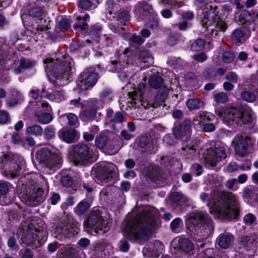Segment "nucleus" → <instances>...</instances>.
<instances>
[{"mask_svg":"<svg viewBox=\"0 0 258 258\" xmlns=\"http://www.w3.org/2000/svg\"><path fill=\"white\" fill-rule=\"evenodd\" d=\"M44 136L47 139H52L55 135V130L53 127L48 126L44 130Z\"/></svg>","mask_w":258,"mask_h":258,"instance_id":"52","label":"nucleus"},{"mask_svg":"<svg viewBox=\"0 0 258 258\" xmlns=\"http://www.w3.org/2000/svg\"><path fill=\"white\" fill-rule=\"evenodd\" d=\"M182 198V195L179 192H173L169 196V200L173 203H176Z\"/></svg>","mask_w":258,"mask_h":258,"instance_id":"55","label":"nucleus"},{"mask_svg":"<svg viewBox=\"0 0 258 258\" xmlns=\"http://www.w3.org/2000/svg\"><path fill=\"white\" fill-rule=\"evenodd\" d=\"M138 61H133L134 56H131L130 54V50L126 48L123 53L120 55V60L119 62L117 61H112V71H117L118 70V77L122 82H126L128 80L129 76L126 74L125 71L120 72V71L125 69L134 63L139 66L141 68L149 67L154 63V58L148 50H140L138 52Z\"/></svg>","mask_w":258,"mask_h":258,"instance_id":"6","label":"nucleus"},{"mask_svg":"<svg viewBox=\"0 0 258 258\" xmlns=\"http://www.w3.org/2000/svg\"><path fill=\"white\" fill-rule=\"evenodd\" d=\"M60 181L61 184L66 187L71 186L73 183V179L70 176L68 175L62 176L60 179Z\"/></svg>","mask_w":258,"mask_h":258,"instance_id":"56","label":"nucleus"},{"mask_svg":"<svg viewBox=\"0 0 258 258\" xmlns=\"http://www.w3.org/2000/svg\"><path fill=\"white\" fill-rule=\"evenodd\" d=\"M113 143L108 142L107 137L105 135H101L95 139V145L100 149H103L105 146L108 150V153L110 154H115L118 152L119 149V146L113 145V148L111 149L109 146H111Z\"/></svg>","mask_w":258,"mask_h":258,"instance_id":"27","label":"nucleus"},{"mask_svg":"<svg viewBox=\"0 0 258 258\" xmlns=\"http://www.w3.org/2000/svg\"><path fill=\"white\" fill-rule=\"evenodd\" d=\"M106 17L108 19H112L117 17V20L120 23H124L129 20V14L127 11H122L116 14V11L117 9V5L114 4L113 0H108L106 2Z\"/></svg>","mask_w":258,"mask_h":258,"instance_id":"18","label":"nucleus"},{"mask_svg":"<svg viewBox=\"0 0 258 258\" xmlns=\"http://www.w3.org/2000/svg\"><path fill=\"white\" fill-rule=\"evenodd\" d=\"M33 66V63L28 59L21 58L20 60V66L18 68L14 70L16 74H20L25 69L30 68Z\"/></svg>","mask_w":258,"mask_h":258,"instance_id":"41","label":"nucleus"},{"mask_svg":"<svg viewBox=\"0 0 258 258\" xmlns=\"http://www.w3.org/2000/svg\"><path fill=\"white\" fill-rule=\"evenodd\" d=\"M185 223L188 230L194 234L197 241L205 240L214 230L212 219L203 212L198 211L190 214Z\"/></svg>","mask_w":258,"mask_h":258,"instance_id":"7","label":"nucleus"},{"mask_svg":"<svg viewBox=\"0 0 258 258\" xmlns=\"http://www.w3.org/2000/svg\"><path fill=\"white\" fill-rule=\"evenodd\" d=\"M157 210L149 206H139L128 214L122 229L123 235L131 241H146L158 226Z\"/></svg>","mask_w":258,"mask_h":258,"instance_id":"1","label":"nucleus"},{"mask_svg":"<svg viewBox=\"0 0 258 258\" xmlns=\"http://www.w3.org/2000/svg\"><path fill=\"white\" fill-rule=\"evenodd\" d=\"M8 246L14 250L18 248V244L17 243L16 238L14 236H11L9 238L8 241Z\"/></svg>","mask_w":258,"mask_h":258,"instance_id":"61","label":"nucleus"},{"mask_svg":"<svg viewBox=\"0 0 258 258\" xmlns=\"http://www.w3.org/2000/svg\"><path fill=\"white\" fill-rule=\"evenodd\" d=\"M144 40L141 36L134 35L130 39V42L133 44L140 45L143 43Z\"/></svg>","mask_w":258,"mask_h":258,"instance_id":"59","label":"nucleus"},{"mask_svg":"<svg viewBox=\"0 0 258 258\" xmlns=\"http://www.w3.org/2000/svg\"><path fill=\"white\" fill-rule=\"evenodd\" d=\"M79 6L81 9L87 10L91 7L92 4L89 0H80Z\"/></svg>","mask_w":258,"mask_h":258,"instance_id":"62","label":"nucleus"},{"mask_svg":"<svg viewBox=\"0 0 258 258\" xmlns=\"http://www.w3.org/2000/svg\"><path fill=\"white\" fill-rule=\"evenodd\" d=\"M134 13L140 19H145L149 16H154L156 15L151 6L145 2H139L135 6Z\"/></svg>","mask_w":258,"mask_h":258,"instance_id":"22","label":"nucleus"},{"mask_svg":"<svg viewBox=\"0 0 258 258\" xmlns=\"http://www.w3.org/2000/svg\"><path fill=\"white\" fill-rule=\"evenodd\" d=\"M23 178L21 177L19 180V187L20 184H22V188H19L21 190L20 192V198L22 200L26 203V204L35 207L39 205L44 200L43 191L40 187H33V188H29V191H28L27 186H29L27 184L23 183Z\"/></svg>","mask_w":258,"mask_h":258,"instance_id":"13","label":"nucleus"},{"mask_svg":"<svg viewBox=\"0 0 258 258\" xmlns=\"http://www.w3.org/2000/svg\"><path fill=\"white\" fill-rule=\"evenodd\" d=\"M5 168L8 169L11 177L14 178L18 175L24 168L25 163L23 158L18 155H14L7 160Z\"/></svg>","mask_w":258,"mask_h":258,"instance_id":"16","label":"nucleus"},{"mask_svg":"<svg viewBox=\"0 0 258 258\" xmlns=\"http://www.w3.org/2000/svg\"><path fill=\"white\" fill-rule=\"evenodd\" d=\"M10 120V116L8 113L5 110L0 111V123L4 124Z\"/></svg>","mask_w":258,"mask_h":258,"instance_id":"58","label":"nucleus"},{"mask_svg":"<svg viewBox=\"0 0 258 258\" xmlns=\"http://www.w3.org/2000/svg\"><path fill=\"white\" fill-rule=\"evenodd\" d=\"M145 83H140L137 89L132 92L128 93V96L132 101L139 100L141 102V105L146 109L149 108L150 104L144 100V93L145 92Z\"/></svg>","mask_w":258,"mask_h":258,"instance_id":"23","label":"nucleus"},{"mask_svg":"<svg viewBox=\"0 0 258 258\" xmlns=\"http://www.w3.org/2000/svg\"><path fill=\"white\" fill-rule=\"evenodd\" d=\"M186 105L190 109H199L203 107L204 103L199 99L192 98L187 101Z\"/></svg>","mask_w":258,"mask_h":258,"instance_id":"40","label":"nucleus"},{"mask_svg":"<svg viewBox=\"0 0 258 258\" xmlns=\"http://www.w3.org/2000/svg\"><path fill=\"white\" fill-rule=\"evenodd\" d=\"M35 160L42 167L52 171L59 169L62 162L59 151L50 145L38 149L35 153Z\"/></svg>","mask_w":258,"mask_h":258,"instance_id":"9","label":"nucleus"},{"mask_svg":"<svg viewBox=\"0 0 258 258\" xmlns=\"http://www.w3.org/2000/svg\"><path fill=\"white\" fill-rule=\"evenodd\" d=\"M12 139L13 143L20 146L22 145L23 139L20 136L19 133H16L13 134L12 136Z\"/></svg>","mask_w":258,"mask_h":258,"instance_id":"63","label":"nucleus"},{"mask_svg":"<svg viewBox=\"0 0 258 258\" xmlns=\"http://www.w3.org/2000/svg\"><path fill=\"white\" fill-rule=\"evenodd\" d=\"M9 186L7 182H0V195L5 196L9 191Z\"/></svg>","mask_w":258,"mask_h":258,"instance_id":"64","label":"nucleus"},{"mask_svg":"<svg viewBox=\"0 0 258 258\" xmlns=\"http://www.w3.org/2000/svg\"><path fill=\"white\" fill-rule=\"evenodd\" d=\"M102 30V27L98 24L93 26L90 30V35L95 38H97L100 35V33Z\"/></svg>","mask_w":258,"mask_h":258,"instance_id":"51","label":"nucleus"},{"mask_svg":"<svg viewBox=\"0 0 258 258\" xmlns=\"http://www.w3.org/2000/svg\"><path fill=\"white\" fill-rule=\"evenodd\" d=\"M115 165L107 162L96 164L92 170L93 179L99 184H103L111 181L115 175Z\"/></svg>","mask_w":258,"mask_h":258,"instance_id":"12","label":"nucleus"},{"mask_svg":"<svg viewBox=\"0 0 258 258\" xmlns=\"http://www.w3.org/2000/svg\"><path fill=\"white\" fill-rule=\"evenodd\" d=\"M234 58V54L230 51H225L222 55V60L226 63H230L233 61Z\"/></svg>","mask_w":258,"mask_h":258,"instance_id":"53","label":"nucleus"},{"mask_svg":"<svg viewBox=\"0 0 258 258\" xmlns=\"http://www.w3.org/2000/svg\"><path fill=\"white\" fill-rule=\"evenodd\" d=\"M98 78L96 68H89L80 74L77 82V89L84 91L90 89L96 83Z\"/></svg>","mask_w":258,"mask_h":258,"instance_id":"15","label":"nucleus"},{"mask_svg":"<svg viewBox=\"0 0 258 258\" xmlns=\"http://www.w3.org/2000/svg\"><path fill=\"white\" fill-rule=\"evenodd\" d=\"M84 224L86 231L93 235L104 234L109 229L108 223L102 218L99 211L91 212Z\"/></svg>","mask_w":258,"mask_h":258,"instance_id":"11","label":"nucleus"},{"mask_svg":"<svg viewBox=\"0 0 258 258\" xmlns=\"http://www.w3.org/2000/svg\"><path fill=\"white\" fill-rule=\"evenodd\" d=\"M70 26L71 23L68 18H61L58 22V28L62 31L68 30Z\"/></svg>","mask_w":258,"mask_h":258,"instance_id":"49","label":"nucleus"},{"mask_svg":"<svg viewBox=\"0 0 258 258\" xmlns=\"http://www.w3.org/2000/svg\"><path fill=\"white\" fill-rule=\"evenodd\" d=\"M47 76L50 81L57 82V80H68L74 71V63L68 55L47 57L44 61Z\"/></svg>","mask_w":258,"mask_h":258,"instance_id":"4","label":"nucleus"},{"mask_svg":"<svg viewBox=\"0 0 258 258\" xmlns=\"http://www.w3.org/2000/svg\"><path fill=\"white\" fill-rule=\"evenodd\" d=\"M210 49L209 42L206 43L202 39H198L194 41L191 45V49L193 51H199L202 49L209 50Z\"/></svg>","mask_w":258,"mask_h":258,"instance_id":"37","label":"nucleus"},{"mask_svg":"<svg viewBox=\"0 0 258 258\" xmlns=\"http://www.w3.org/2000/svg\"><path fill=\"white\" fill-rule=\"evenodd\" d=\"M226 157L224 144L217 143L214 149H208L204 155V161L207 167H213Z\"/></svg>","mask_w":258,"mask_h":258,"instance_id":"14","label":"nucleus"},{"mask_svg":"<svg viewBox=\"0 0 258 258\" xmlns=\"http://www.w3.org/2000/svg\"><path fill=\"white\" fill-rule=\"evenodd\" d=\"M22 243L34 248L41 246L47 240L48 233L43 220L39 218L27 219L22 223Z\"/></svg>","mask_w":258,"mask_h":258,"instance_id":"5","label":"nucleus"},{"mask_svg":"<svg viewBox=\"0 0 258 258\" xmlns=\"http://www.w3.org/2000/svg\"><path fill=\"white\" fill-rule=\"evenodd\" d=\"M252 113L249 109L242 110L241 108L234 107L215 109V113L225 123L230 126L251 123L252 121Z\"/></svg>","mask_w":258,"mask_h":258,"instance_id":"8","label":"nucleus"},{"mask_svg":"<svg viewBox=\"0 0 258 258\" xmlns=\"http://www.w3.org/2000/svg\"><path fill=\"white\" fill-rule=\"evenodd\" d=\"M183 150L184 151V154L186 156V158H192L195 153L196 150L194 148V147H186L183 148Z\"/></svg>","mask_w":258,"mask_h":258,"instance_id":"60","label":"nucleus"},{"mask_svg":"<svg viewBox=\"0 0 258 258\" xmlns=\"http://www.w3.org/2000/svg\"><path fill=\"white\" fill-rule=\"evenodd\" d=\"M113 97V93L108 89H104L100 94V99L104 104L110 102Z\"/></svg>","mask_w":258,"mask_h":258,"instance_id":"43","label":"nucleus"},{"mask_svg":"<svg viewBox=\"0 0 258 258\" xmlns=\"http://www.w3.org/2000/svg\"><path fill=\"white\" fill-rule=\"evenodd\" d=\"M250 138L237 135L233 139L232 143L234 145L235 154L239 157H243L247 153V149L251 144Z\"/></svg>","mask_w":258,"mask_h":258,"instance_id":"19","label":"nucleus"},{"mask_svg":"<svg viewBox=\"0 0 258 258\" xmlns=\"http://www.w3.org/2000/svg\"><path fill=\"white\" fill-rule=\"evenodd\" d=\"M178 248L185 253H192L194 245L193 243L185 238H181L178 240Z\"/></svg>","mask_w":258,"mask_h":258,"instance_id":"33","label":"nucleus"},{"mask_svg":"<svg viewBox=\"0 0 258 258\" xmlns=\"http://www.w3.org/2000/svg\"><path fill=\"white\" fill-rule=\"evenodd\" d=\"M43 132V128L39 125L33 124L26 127V133L34 136H41Z\"/></svg>","mask_w":258,"mask_h":258,"instance_id":"38","label":"nucleus"},{"mask_svg":"<svg viewBox=\"0 0 258 258\" xmlns=\"http://www.w3.org/2000/svg\"><path fill=\"white\" fill-rule=\"evenodd\" d=\"M214 99L217 102L224 103L227 101L228 96L226 94L223 92L215 93Z\"/></svg>","mask_w":258,"mask_h":258,"instance_id":"48","label":"nucleus"},{"mask_svg":"<svg viewBox=\"0 0 258 258\" xmlns=\"http://www.w3.org/2000/svg\"><path fill=\"white\" fill-rule=\"evenodd\" d=\"M202 202H207L210 212L215 218L220 219H235L239 215V203L232 192H219L217 197L205 192L200 195Z\"/></svg>","mask_w":258,"mask_h":258,"instance_id":"2","label":"nucleus"},{"mask_svg":"<svg viewBox=\"0 0 258 258\" xmlns=\"http://www.w3.org/2000/svg\"><path fill=\"white\" fill-rule=\"evenodd\" d=\"M36 144V142L33 138L32 137H27L23 139L22 142V146L24 148L27 149L29 147H33Z\"/></svg>","mask_w":258,"mask_h":258,"instance_id":"50","label":"nucleus"},{"mask_svg":"<svg viewBox=\"0 0 258 258\" xmlns=\"http://www.w3.org/2000/svg\"><path fill=\"white\" fill-rule=\"evenodd\" d=\"M10 93V97L6 101L8 107H13L23 102L24 99L23 95L17 89H11Z\"/></svg>","mask_w":258,"mask_h":258,"instance_id":"29","label":"nucleus"},{"mask_svg":"<svg viewBox=\"0 0 258 258\" xmlns=\"http://www.w3.org/2000/svg\"><path fill=\"white\" fill-rule=\"evenodd\" d=\"M215 115L211 113L203 112L197 114L193 119L194 127L198 130H202L205 121H212Z\"/></svg>","mask_w":258,"mask_h":258,"instance_id":"25","label":"nucleus"},{"mask_svg":"<svg viewBox=\"0 0 258 258\" xmlns=\"http://www.w3.org/2000/svg\"><path fill=\"white\" fill-rule=\"evenodd\" d=\"M250 36V32L246 28L236 29L232 34V41L236 44L240 45Z\"/></svg>","mask_w":258,"mask_h":258,"instance_id":"30","label":"nucleus"},{"mask_svg":"<svg viewBox=\"0 0 258 258\" xmlns=\"http://www.w3.org/2000/svg\"><path fill=\"white\" fill-rule=\"evenodd\" d=\"M90 207V204L88 202L83 201L75 208L74 212L78 215H82L89 209Z\"/></svg>","mask_w":258,"mask_h":258,"instance_id":"42","label":"nucleus"},{"mask_svg":"<svg viewBox=\"0 0 258 258\" xmlns=\"http://www.w3.org/2000/svg\"><path fill=\"white\" fill-rule=\"evenodd\" d=\"M163 80L159 74L151 76L149 80V84L151 87L158 89L163 85Z\"/></svg>","mask_w":258,"mask_h":258,"instance_id":"39","label":"nucleus"},{"mask_svg":"<svg viewBox=\"0 0 258 258\" xmlns=\"http://www.w3.org/2000/svg\"><path fill=\"white\" fill-rule=\"evenodd\" d=\"M210 3V0H196L194 2L196 9L203 10L200 19L204 31H207L210 36L215 38L218 35L219 32L226 30L227 25L218 16L216 11L217 7H213Z\"/></svg>","mask_w":258,"mask_h":258,"instance_id":"3","label":"nucleus"},{"mask_svg":"<svg viewBox=\"0 0 258 258\" xmlns=\"http://www.w3.org/2000/svg\"><path fill=\"white\" fill-rule=\"evenodd\" d=\"M67 118L68 120V124L70 126H74L78 123V118L76 115L74 113H70L68 114H64L60 116V119Z\"/></svg>","mask_w":258,"mask_h":258,"instance_id":"44","label":"nucleus"},{"mask_svg":"<svg viewBox=\"0 0 258 258\" xmlns=\"http://www.w3.org/2000/svg\"><path fill=\"white\" fill-rule=\"evenodd\" d=\"M191 121L188 119H185L183 122V127L180 124L175 125L173 130V134L176 138L183 141H186L190 136Z\"/></svg>","mask_w":258,"mask_h":258,"instance_id":"21","label":"nucleus"},{"mask_svg":"<svg viewBox=\"0 0 258 258\" xmlns=\"http://www.w3.org/2000/svg\"><path fill=\"white\" fill-rule=\"evenodd\" d=\"M47 97L50 100L59 102L63 100L65 98V95L62 90H48L47 91Z\"/></svg>","mask_w":258,"mask_h":258,"instance_id":"36","label":"nucleus"},{"mask_svg":"<svg viewBox=\"0 0 258 258\" xmlns=\"http://www.w3.org/2000/svg\"><path fill=\"white\" fill-rule=\"evenodd\" d=\"M114 40L115 38L113 36L104 35L101 36L99 41L94 40L93 37L92 40L87 39L86 42L87 43H91L92 41V48L93 49H96L97 48L101 49L104 46L112 45Z\"/></svg>","mask_w":258,"mask_h":258,"instance_id":"26","label":"nucleus"},{"mask_svg":"<svg viewBox=\"0 0 258 258\" xmlns=\"http://www.w3.org/2000/svg\"><path fill=\"white\" fill-rule=\"evenodd\" d=\"M235 19L240 24H244L246 23L251 24L254 21L253 16L247 11H243L240 14L236 13Z\"/></svg>","mask_w":258,"mask_h":258,"instance_id":"31","label":"nucleus"},{"mask_svg":"<svg viewBox=\"0 0 258 258\" xmlns=\"http://www.w3.org/2000/svg\"><path fill=\"white\" fill-rule=\"evenodd\" d=\"M80 225L70 215H67L61 218V223L55 225L52 230V235L59 240L70 237L71 234L75 235L79 232Z\"/></svg>","mask_w":258,"mask_h":258,"instance_id":"10","label":"nucleus"},{"mask_svg":"<svg viewBox=\"0 0 258 258\" xmlns=\"http://www.w3.org/2000/svg\"><path fill=\"white\" fill-rule=\"evenodd\" d=\"M248 91H245L241 93L242 98L248 102H254L257 97L258 88H248Z\"/></svg>","mask_w":258,"mask_h":258,"instance_id":"35","label":"nucleus"},{"mask_svg":"<svg viewBox=\"0 0 258 258\" xmlns=\"http://www.w3.org/2000/svg\"><path fill=\"white\" fill-rule=\"evenodd\" d=\"M159 3L177 8H180L183 5V3L180 0H160Z\"/></svg>","mask_w":258,"mask_h":258,"instance_id":"47","label":"nucleus"},{"mask_svg":"<svg viewBox=\"0 0 258 258\" xmlns=\"http://www.w3.org/2000/svg\"><path fill=\"white\" fill-rule=\"evenodd\" d=\"M76 153L83 163L95 162L98 158L97 152L90 150L89 148L84 144H80L76 145L74 149Z\"/></svg>","mask_w":258,"mask_h":258,"instance_id":"17","label":"nucleus"},{"mask_svg":"<svg viewBox=\"0 0 258 258\" xmlns=\"http://www.w3.org/2000/svg\"><path fill=\"white\" fill-rule=\"evenodd\" d=\"M39 105H41L43 109H41L39 106V108L35 111V116L37 121L41 124L49 123L52 120V117L50 113L51 110L50 106L46 101L39 102Z\"/></svg>","mask_w":258,"mask_h":258,"instance_id":"20","label":"nucleus"},{"mask_svg":"<svg viewBox=\"0 0 258 258\" xmlns=\"http://www.w3.org/2000/svg\"><path fill=\"white\" fill-rule=\"evenodd\" d=\"M255 220L256 217L251 213L246 214L243 218L244 223L249 225L253 224L255 222Z\"/></svg>","mask_w":258,"mask_h":258,"instance_id":"54","label":"nucleus"},{"mask_svg":"<svg viewBox=\"0 0 258 258\" xmlns=\"http://www.w3.org/2000/svg\"><path fill=\"white\" fill-rule=\"evenodd\" d=\"M90 108V116L94 117L96 115V112L97 110L100 109L103 107L104 104L101 100H98L96 99H92L89 102H84V105H86Z\"/></svg>","mask_w":258,"mask_h":258,"instance_id":"32","label":"nucleus"},{"mask_svg":"<svg viewBox=\"0 0 258 258\" xmlns=\"http://www.w3.org/2000/svg\"><path fill=\"white\" fill-rule=\"evenodd\" d=\"M126 118L121 112H117L114 114V117L111 118L112 122H121L125 121Z\"/></svg>","mask_w":258,"mask_h":258,"instance_id":"57","label":"nucleus"},{"mask_svg":"<svg viewBox=\"0 0 258 258\" xmlns=\"http://www.w3.org/2000/svg\"><path fill=\"white\" fill-rule=\"evenodd\" d=\"M233 240V236L228 233L220 234L217 238L218 245L222 248H227Z\"/></svg>","mask_w":258,"mask_h":258,"instance_id":"34","label":"nucleus"},{"mask_svg":"<svg viewBox=\"0 0 258 258\" xmlns=\"http://www.w3.org/2000/svg\"><path fill=\"white\" fill-rule=\"evenodd\" d=\"M242 197L245 202L252 206H256L258 201V189L254 186L245 187L243 189Z\"/></svg>","mask_w":258,"mask_h":258,"instance_id":"24","label":"nucleus"},{"mask_svg":"<svg viewBox=\"0 0 258 258\" xmlns=\"http://www.w3.org/2000/svg\"><path fill=\"white\" fill-rule=\"evenodd\" d=\"M59 138L67 143L76 142L79 138V135L74 129L61 130L58 132Z\"/></svg>","mask_w":258,"mask_h":258,"instance_id":"28","label":"nucleus"},{"mask_svg":"<svg viewBox=\"0 0 258 258\" xmlns=\"http://www.w3.org/2000/svg\"><path fill=\"white\" fill-rule=\"evenodd\" d=\"M167 62L174 68H179L182 67L183 64V62L180 58H176L175 57L169 58Z\"/></svg>","mask_w":258,"mask_h":258,"instance_id":"45","label":"nucleus"},{"mask_svg":"<svg viewBox=\"0 0 258 258\" xmlns=\"http://www.w3.org/2000/svg\"><path fill=\"white\" fill-rule=\"evenodd\" d=\"M239 168L242 170H248L250 169V166H241L239 167L235 163H232L228 165L227 170L229 172L231 173L235 171L238 170Z\"/></svg>","mask_w":258,"mask_h":258,"instance_id":"46","label":"nucleus"}]
</instances>
